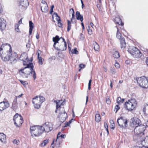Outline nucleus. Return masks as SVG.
Instances as JSON below:
<instances>
[{
    "mask_svg": "<svg viewBox=\"0 0 148 148\" xmlns=\"http://www.w3.org/2000/svg\"><path fill=\"white\" fill-rule=\"evenodd\" d=\"M55 102H56V109H58L59 108H60V107L61 105H62V103H61V104L60 105L59 104L60 102V101L59 100L58 102H57V101H56V100L54 101Z\"/></svg>",
    "mask_w": 148,
    "mask_h": 148,
    "instance_id": "nucleus-37",
    "label": "nucleus"
},
{
    "mask_svg": "<svg viewBox=\"0 0 148 148\" xmlns=\"http://www.w3.org/2000/svg\"><path fill=\"white\" fill-rule=\"evenodd\" d=\"M41 10L42 12H47L48 10V7L47 4L41 5Z\"/></svg>",
    "mask_w": 148,
    "mask_h": 148,
    "instance_id": "nucleus-20",
    "label": "nucleus"
},
{
    "mask_svg": "<svg viewBox=\"0 0 148 148\" xmlns=\"http://www.w3.org/2000/svg\"><path fill=\"white\" fill-rule=\"evenodd\" d=\"M54 140L53 141L52 144L51 145V146L53 148H54Z\"/></svg>",
    "mask_w": 148,
    "mask_h": 148,
    "instance_id": "nucleus-59",
    "label": "nucleus"
},
{
    "mask_svg": "<svg viewBox=\"0 0 148 148\" xmlns=\"http://www.w3.org/2000/svg\"><path fill=\"white\" fill-rule=\"evenodd\" d=\"M104 127L106 129L107 128H108V126L106 123V122H104Z\"/></svg>",
    "mask_w": 148,
    "mask_h": 148,
    "instance_id": "nucleus-55",
    "label": "nucleus"
},
{
    "mask_svg": "<svg viewBox=\"0 0 148 148\" xmlns=\"http://www.w3.org/2000/svg\"><path fill=\"white\" fill-rule=\"evenodd\" d=\"M101 4L100 3L98 4L97 5V8L99 9L100 10V8L101 6Z\"/></svg>",
    "mask_w": 148,
    "mask_h": 148,
    "instance_id": "nucleus-58",
    "label": "nucleus"
},
{
    "mask_svg": "<svg viewBox=\"0 0 148 148\" xmlns=\"http://www.w3.org/2000/svg\"><path fill=\"white\" fill-rule=\"evenodd\" d=\"M94 45V49L96 51H98L99 49V46L98 44L96 42H95Z\"/></svg>",
    "mask_w": 148,
    "mask_h": 148,
    "instance_id": "nucleus-33",
    "label": "nucleus"
},
{
    "mask_svg": "<svg viewBox=\"0 0 148 148\" xmlns=\"http://www.w3.org/2000/svg\"><path fill=\"white\" fill-rule=\"evenodd\" d=\"M101 117L99 114H97L95 116V120L97 122H99L101 120Z\"/></svg>",
    "mask_w": 148,
    "mask_h": 148,
    "instance_id": "nucleus-32",
    "label": "nucleus"
},
{
    "mask_svg": "<svg viewBox=\"0 0 148 148\" xmlns=\"http://www.w3.org/2000/svg\"><path fill=\"white\" fill-rule=\"evenodd\" d=\"M136 104L135 99H131L126 102L124 104V107L127 110H132Z\"/></svg>",
    "mask_w": 148,
    "mask_h": 148,
    "instance_id": "nucleus-6",
    "label": "nucleus"
},
{
    "mask_svg": "<svg viewBox=\"0 0 148 148\" xmlns=\"http://www.w3.org/2000/svg\"><path fill=\"white\" fill-rule=\"evenodd\" d=\"M11 46L8 43L3 44L0 47V55L4 61H10L11 64L16 62L17 55L15 52L12 53Z\"/></svg>",
    "mask_w": 148,
    "mask_h": 148,
    "instance_id": "nucleus-1",
    "label": "nucleus"
},
{
    "mask_svg": "<svg viewBox=\"0 0 148 148\" xmlns=\"http://www.w3.org/2000/svg\"><path fill=\"white\" fill-rule=\"evenodd\" d=\"M40 135L44 132H48L53 129L52 125L50 122H48L43 124L42 125L40 126Z\"/></svg>",
    "mask_w": 148,
    "mask_h": 148,
    "instance_id": "nucleus-5",
    "label": "nucleus"
},
{
    "mask_svg": "<svg viewBox=\"0 0 148 148\" xmlns=\"http://www.w3.org/2000/svg\"><path fill=\"white\" fill-rule=\"evenodd\" d=\"M63 41L61 44L59 45L58 47L55 46L54 48L58 51H62L65 50L67 48V44L66 41L64 38H62Z\"/></svg>",
    "mask_w": 148,
    "mask_h": 148,
    "instance_id": "nucleus-12",
    "label": "nucleus"
},
{
    "mask_svg": "<svg viewBox=\"0 0 148 148\" xmlns=\"http://www.w3.org/2000/svg\"><path fill=\"white\" fill-rule=\"evenodd\" d=\"M128 51L134 58H140L142 56L140 50L135 47H131L129 49Z\"/></svg>",
    "mask_w": 148,
    "mask_h": 148,
    "instance_id": "nucleus-7",
    "label": "nucleus"
},
{
    "mask_svg": "<svg viewBox=\"0 0 148 148\" xmlns=\"http://www.w3.org/2000/svg\"><path fill=\"white\" fill-rule=\"evenodd\" d=\"M115 21L116 23L119 25L123 26L124 25L123 23H122L121 18H116L115 19Z\"/></svg>",
    "mask_w": 148,
    "mask_h": 148,
    "instance_id": "nucleus-26",
    "label": "nucleus"
},
{
    "mask_svg": "<svg viewBox=\"0 0 148 148\" xmlns=\"http://www.w3.org/2000/svg\"><path fill=\"white\" fill-rule=\"evenodd\" d=\"M20 5L22 6H27L28 5V2L27 0L21 1L20 3Z\"/></svg>",
    "mask_w": 148,
    "mask_h": 148,
    "instance_id": "nucleus-29",
    "label": "nucleus"
},
{
    "mask_svg": "<svg viewBox=\"0 0 148 148\" xmlns=\"http://www.w3.org/2000/svg\"><path fill=\"white\" fill-rule=\"evenodd\" d=\"M106 102L108 104H110L111 103V101L109 99H106Z\"/></svg>",
    "mask_w": 148,
    "mask_h": 148,
    "instance_id": "nucleus-51",
    "label": "nucleus"
},
{
    "mask_svg": "<svg viewBox=\"0 0 148 148\" xmlns=\"http://www.w3.org/2000/svg\"><path fill=\"white\" fill-rule=\"evenodd\" d=\"M67 31L69 32L71 29V23L69 20H67Z\"/></svg>",
    "mask_w": 148,
    "mask_h": 148,
    "instance_id": "nucleus-34",
    "label": "nucleus"
},
{
    "mask_svg": "<svg viewBox=\"0 0 148 148\" xmlns=\"http://www.w3.org/2000/svg\"><path fill=\"white\" fill-rule=\"evenodd\" d=\"M113 56L114 57L116 58H118L119 57V54L117 51H115L113 53Z\"/></svg>",
    "mask_w": 148,
    "mask_h": 148,
    "instance_id": "nucleus-28",
    "label": "nucleus"
},
{
    "mask_svg": "<svg viewBox=\"0 0 148 148\" xmlns=\"http://www.w3.org/2000/svg\"><path fill=\"white\" fill-rule=\"evenodd\" d=\"M117 122L121 127H125L127 123V121L124 117L121 116L117 119Z\"/></svg>",
    "mask_w": 148,
    "mask_h": 148,
    "instance_id": "nucleus-11",
    "label": "nucleus"
},
{
    "mask_svg": "<svg viewBox=\"0 0 148 148\" xmlns=\"http://www.w3.org/2000/svg\"><path fill=\"white\" fill-rule=\"evenodd\" d=\"M40 126L34 125L30 127V132L32 136H38L40 135Z\"/></svg>",
    "mask_w": 148,
    "mask_h": 148,
    "instance_id": "nucleus-8",
    "label": "nucleus"
},
{
    "mask_svg": "<svg viewBox=\"0 0 148 148\" xmlns=\"http://www.w3.org/2000/svg\"><path fill=\"white\" fill-rule=\"evenodd\" d=\"M24 69H21L19 71V73L23 77L27 78V76L25 75V72L23 71Z\"/></svg>",
    "mask_w": 148,
    "mask_h": 148,
    "instance_id": "nucleus-27",
    "label": "nucleus"
},
{
    "mask_svg": "<svg viewBox=\"0 0 148 148\" xmlns=\"http://www.w3.org/2000/svg\"><path fill=\"white\" fill-rule=\"evenodd\" d=\"M67 116V114L64 111L63 113H60L59 118L60 121L62 123L64 122L66 120Z\"/></svg>",
    "mask_w": 148,
    "mask_h": 148,
    "instance_id": "nucleus-16",
    "label": "nucleus"
},
{
    "mask_svg": "<svg viewBox=\"0 0 148 148\" xmlns=\"http://www.w3.org/2000/svg\"><path fill=\"white\" fill-rule=\"evenodd\" d=\"M143 112L146 115H148V104H146L143 108Z\"/></svg>",
    "mask_w": 148,
    "mask_h": 148,
    "instance_id": "nucleus-30",
    "label": "nucleus"
},
{
    "mask_svg": "<svg viewBox=\"0 0 148 148\" xmlns=\"http://www.w3.org/2000/svg\"><path fill=\"white\" fill-rule=\"evenodd\" d=\"M23 95V94H21L18 95V96H16L15 99H17V98L21 97Z\"/></svg>",
    "mask_w": 148,
    "mask_h": 148,
    "instance_id": "nucleus-60",
    "label": "nucleus"
},
{
    "mask_svg": "<svg viewBox=\"0 0 148 148\" xmlns=\"http://www.w3.org/2000/svg\"><path fill=\"white\" fill-rule=\"evenodd\" d=\"M71 11L72 12V17L71 18V22L72 21V20L75 19V15H74V10L73 9H71L70 10V12Z\"/></svg>",
    "mask_w": 148,
    "mask_h": 148,
    "instance_id": "nucleus-35",
    "label": "nucleus"
},
{
    "mask_svg": "<svg viewBox=\"0 0 148 148\" xmlns=\"http://www.w3.org/2000/svg\"><path fill=\"white\" fill-rule=\"evenodd\" d=\"M53 12V9H51L50 11V14H51Z\"/></svg>",
    "mask_w": 148,
    "mask_h": 148,
    "instance_id": "nucleus-62",
    "label": "nucleus"
},
{
    "mask_svg": "<svg viewBox=\"0 0 148 148\" xmlns=\"http://www.w3.org/2000/svg\"><path fill=\"white\" fill-rule=\"evenodd\" d=\"M145 62L147 63V64L148 66V57L147 58L146 60L145 61Z\"/></svg>",
    "mask_w": 148,
    "mask_h": 148,
    "instance_id": "nucleus-64",
    "label": "nucleus"
},
{
    "mask_svg": "<svg viewBox=\"0 0 148 148\" xmlns=\"http://www.w3.org/2000/svg\"><path fill=\"white\" fill-rule=\"evenodd\" d=\"M56 57L55 56H53L49 58L48 59V62L50 63L53 60H55Z\"/></svg>",
    "mask_w": 148,
    "mask_h": 148,
    "instance_id": "nucleus-39",
    "label": "nucleus"
},
{
    "mask_svg": "<svg viewBox=\"0 0 148 148\" xmlns=\"http://www.w3.org/2000/svg\"><path fill=\"white\" fill-rule=\"evenodd\" d=\"M110 72L113 74H114L116 73L114 67H111L110 68Z\"/></svg>",
    "mask_w": 148,
    "mask_h": 148,
    "instance_id": "nucleus-40",
    "label": "nucleus"
},
{
    "mask_svg": "<svg viewBox=\"0 0 148 148\" xmlns=\"http://www.w3.org/2000/svg\"><path fill=\"white\" fill-rule=\"evenodd\" d=\"M131 124H132L136 127L137 126H139V125H143L141 124V121L140 120L138 119L136 117H134L131 119Z\"/></svg>",
    "mask_w": 148,
    "mask_h": 148,
    "instance_id": "nucleus-13",
    "label": "nucleus"
},
{
    "mask_svg": "<svg viewBox=\"0 0 148 148\" xmlns=\"http://www.w3.org/2000/svg\"><path fill=\"white\" fill-rule=\"evenodd\" d=\"M66 136V135L65 134H61L60 135V137H61L62 138H65Z\"/></svg>",
    "mask_w": 148,
    "mask_h": 148,
    "instance_id": "nucleus-52",
    "label": "nucleus"
},
{
    "mask_svg": "<svg viewBox=\"0 0 148 148\" xmlns=\"http://www.w3.org/2000/svg\"><path fill=\"white\" fill-rule=\"evenodd\" d=\"M121 44V49H124L126 47V43L125 39L124 38H122L120 40Z\"/></svg>",
    "mask_w": 148,
    "mask_h": 148,
    "instance_id": "nucleus-18",
    "label": "nucleus"
},
{
    "mask_svg": "<svg viewBox=\"0 0 148 148\" xmlns=\"http://www.w3.org/2000/svg\"><path fill=\"white\" fill-rule=\"evenodd\" d=\"M32 58H31L30 60H28L27 62H24L23 63V65L24 66H26L24 68L21 69H24L23 71L25 72V75L27 76V77L28 75L31 76L33 75V77L34 80H35L36 78V72L34 69V67L33 64L32 63Z\"/></svg>",
    "mask_w": 148,
    "mask_h": 148,
    "instance_id": "nucleus-2",
    "label": "nucleus"
},
{
    "mask_svg": "<svg viewBox=\"0 0 148 148\" xmlns=\"http://www.w3.org/2000/svg\"><path fill=\"white\" fill-rule=\"evenodd\" d=\"M116 101L117 103L119 104L122 103L121 98L120 97H118Z\"/></svg>",
    "mask_w": 148,
    "mask_h": 148,
    "instance_id": "nucleus-41",
    "label": "nucleus"
},
{
    "mask_svg": "<svg viewBox=\"0 0 148 148\" xmlns=\"http://www.w3.org/2000/svg\"><path fill=\"white\" fill-rule=\"evenodd\" d=\"M115 67L117 69H118L120 67V65L118 63H116L115 64Z\"/></svg>",
    "mask_w": 148,
    "mask_h": 148,
    "instance_id": "nucleus-50",
    "label": "nucleus"
},
{
    "mask_svg": "<svg viewBox=\"0 0 148 148\" xmlns=\"http://www.w3.org/2000/svg\"><path fill=\"white\" fill-rule=\"evenodd\" d=\"M29 34L30 35H31L32 34L33 29L34 28V24L32 22V21H29Z\"/></svg>",
    "mask_w": 148,
    "mask_h": 148,
    "instance_id": "nucleus-23",
    "label": "nucleus"
},
{
    "mask_svg": "<svg viewBox=\"0 0 148 148\" xmlns=\"http://www.w3.org/2000/svg\"><path fill=\"white\" fill-rule=\"evenodd\" d=\"M3 11L2 9V6L1 5V4H0V13H1Z\"/></svg>",
    "mask_w": 148,
    "mask_h": 148,
    "instance_id": "nucleus-57",
    "label": "nucleus"
},
{
    "mask_svg": "<svg viewBox=\"0 0 148 148\" xmlns=\"http://www.w3.org/2000/svg\"><path fill=\"white\" fill-rule=\"evenodd\" d=\"M37 57L39 60L38 62L39 63V64H42V58L40 56H39V57L38 56H37Z\"/></svg>",
    "mask_w": 148,
    "mask_h": 148,
    "instance_id": "nucleus-43",
    "label": "nucleus"
},
{
    "mask_svg": "<svg viewBox=\"0 0 148 148\" xmlns=\"http://www.w3.org/2000/svg\"><path fill=\"white\" fill-rule=\"evenodd\" d=\"M60 40L59 36L58 35L56 36L55 37L53 38V41L54 42L53 44V47H54L56 46V44L59 43V41Z\"/></svg>",
    "mask_w": 148,
    "mask_h": 148,
    "instance_id": "nucleus-21",
    "label": "nucleus"
},
{
    "mask_svg": "<svg viewBox=\"0 0 148 148\" xmlns=\"http://www.w3.org/2000/svg\"><path fill=\"white\" fill-rule=\"evenodd\" d=\"M88 34L91 35L92 34V30L89 29V27L88 26V28H87Z\"/></svg>",
    "mask_w": 148,
    "mask_h": 148,
    "instance_id": "nucleus-48",
    "label": "nucleus"
},
{
    "mask_svg": "<svg viewBox=\"0 0 148 148\" xmlns=\"http://www.w3.org/2000/svg\"><path fill=\"white\" fill-rule=\"evenodd\" d=\"M6 22L3 18H0V30L2 31L6 27Z\"/></svg>",
    "mask_w": 148,
    "mask_h": 148,
    "instance_id": "nucleus-15",
    "label": "nucleus"
},
{
    "mask_svg": "<svg viewBox=\"0 0 148 148\" xmlns=\"http://www.w3.org/2000/svg\"><path fill=\"white\" fill-rule=\"evenodd\" d=\"M19 81L24 86H26L27 84L26 82L25 81H23L19 79Z\"/></svg>",
    "mask_w": 148,
    "mask_h": 148,
    "instance_id": "nucleus-42",
    "label": "nucleus"
},
{
    "mask_svg": "<svg viewBox=\"0 0 148 148\" xmlns=\"http://www.w3.org/2000/svg\"><path fill=\"white\" fill-rule=\"evenodd\" d=\"M0 140L2 142H5L6 140V135L3 133H0Z\"/></svg>",
    "mask_w": 148,
    "mask_h": 148,
    "instance_id": "nucleus-24",
    "label": "nucleus"
},
{
    "mask_svg": "<svg viewBox=\"0 0 148 148\" xmlns=\"http://www.w3.org/2000/svg\"><path fill=\"white\" fill-rule=\"evenodd\" d=\"M58 18H59V19L58 20V24H59V23H60L61 22V19H60V17H58Z\"/></svg>",
    "mask_w": 148,
    "mask_h": 148,
    "instance_id": "nucleus-56",
    "label": "nucleus"
},
{
    "mask_svg": "<svg viewBox=\"0 0 148 148\" xmlns=\"http://www.w3.org/2000/svg\"><path fill=\"white\" fill-rule=\"evenodd\" d=\"M62 25L61 23H59L58 24V26L59 27H62Z\"/></svg>",
    "mask_w": 148,
    "mask_h": 148,
    "instance_id": "nucleus-63",
    "label": "nucleus"
},
{
    "mask_svg": "<svg viewBox=\"0 0 148 148\" xmlns=\"http://www.w3.org/2000/svg\"><path fill=\"white\" fill-rule=\"evenodd\" d=\"M41 53V51L39 50H38V51H37V54L38 55V56L39 57V56H39V55H40V54Z\"/></svg>",
    "mask_w": 148,
    "mask_h": 148,
    "instance_id": "nucleus-53",
    "label": "nucleus"
},
{
    "mask_svg": "<svg viewBox=\"0 0 148 148\" xmlns=\"http://www.w3.org/2000/svg\"><path fill=\"white\" fill-rule=\"evenodd\" d=\"M23 18H21V19L19 21H18V24L19 25H20L21 23H22V19Z\"/></svg>",
    "mask_w": 148,
    "mask_h": 148,
    "instance_id": "nucleus-61",
    "label": "nucleus"
},
{
    "mask_svg": "<svg viewBox=\"0 0 148 148\" xmlns=\"http://www.w3.org/2000/svg\"><path fill=\"white\" fill-rule=\"evenodd\" d=\"M15 29L16 31L18 32L19 31V26L18 24H16L15 25Z\"/></svg>",
    "mask_w": 148,
    "mask_h": 148,
    "instance_id": "nucleus-44",
    "label": "nucleus"
},
{
    "mask_svg": "<svg viewBox=\"0 0 148 148\" xmlns=\"http://www.w3.org/2000/svg\"><path fill=\"white\" fill-rule=\"evenodd\" d=\"M117 38L119 40H121L122 38H124L121 36V34L119 32V29H117L116 35Z\"/></svg>",
    "mask_w": 148,
    "mask_h": 148,
    "instance_id": "nucleus-31",
    "label": "nucleus"
},
{
    "mask_svg": "<svg viewBox=\"0 0 148 148\" xmlns=\"http://www.w3.org/2000/svg\"><path fill=\"white\" fill-rule=\"evenodd\" d=\"M13 120L14 121V124L16 126H19L23 123V118L22 116L18 113L16 114L14 116Z\"/></svg>",
    "mask_w": 148,
    "mask_h": 148,
    "instance_id": "nucleus-9",
    "label": "nucleus"
},
{
    "mask_svg": "<svg viewBox=\"0 0 148 148\" xmlns=\"http://www.w3.org/2000/svg\"><path fill=\"white\" fill-rule=\"evenodd\" d=\"M17 99H15L12 103V108L13 109H16L17 106Z\"/></svg>",
    "mask_w": 148,
    "mask_h": 148,
    "instance_id": "nucleus-25",
    "label": "nucleus"
},
{
    "mask_svg": "<svg viewBox=\"0 0 148 148\" xmlns=\"http://www.w3.org/2000/svg\"><path fill=\"white\" fill-rule=\"evenodd\" d=\"M19 141L18 140H17L15 139L13 141V143L14 144H15L17 145H18L19 144Z\"/></svg>",
    "mask_w": 148,
    "mask_h": 148,
    "instance_id": "nucleus-47",
    "label": "nucleus"
},
{
    "mask_svg": "<svg viewBox=\"0 0 148 148\" xmlns=\"http://www.w3.org/2000/svg\"><path fill=\"white\" fill-rule=\"evenodd\" d=\"M136 81L139 86L143 88H147L148 87V78L144 76L138 77Z\"/></svg>",
    "mask_w": 148,
    "mask_h": 148,
    "instance_id": "nucleus-4",
    "label": "nucleus"
},
{
    "mask_svg": "<svg viewBox=\"0 0 148 148\" xmlns=\"http://www.w3.org/2000/svg\"><path fill=\"white\" fill-rule=\"evenodd\" d=\"M71 52L73 54H78V51H77V48H75L74 49H73L71 51Z\"/></svg>",
    "mask_w": 148,
    "mask_h": 148,
    "instance_id": "nucleus-38",
    "label": "nucleus"
},
{
    "mask_svg": "<svg viewBox=\"0 0 148 148\" xmlns=\"http://www.w3.org/2000/svg\"><path fill=\"white\" fill-rule=\"evenodd\" d=\"M76 15L77 20H80L81 22H82L83 20V16L80 14L79 12L77 11L76 12Z\"/></svg>",
    "mask_w": 148,
    "mask_h": 148,
    "instance_id": "nucleus-22",
    "label": "nucleus"
},
{
    "mask_svg": "<svg viewBox=\"0 0 148 148\" xmlns=\"http://www.w3.org/2000/svg\"><path fill=\"white\" fill-rule=\"evenodd\" d=\"M42 4L41 5H45V4H47L46 2L45 1L42 0Z\"/></svg>",
    "mask_w": 148,
    "mask_h": 148,
    "instance_id": "nucleus-54",
    "label": "nucleus"
},
{
    "mask_svg": "<svg viewBox=\"0 0 148 148\" xmlns=\"http://www.w3.org/2000/svg\"><path fill=\"white\" fill-rule=\"evenodd\" d=\"M19 59L20 60H22L23 62V63L24 62H27H27L28 59V57L27 55L25 53H23L21 55Z\"/></svg>",
    "mask_w": 148,
    "mask_h": 148,
    "instance_id": "nucleus-17",
    "label": "nucleus"
},
{
    "mask_svg": "<svg viewBox=\"0 0 148 148\" xmlns=\"http://www.w3.org/2000/svg\"><path fill=\"white\" fill-rule=\"evenodd\" d=\"M45 100V98L43 96H37L35 98L33 99L32 103L34 104L35 108L39 109L40 107L41 104Z\"/></svg>",
    "mask_w": 148,
    "mask_h": 148,
    "instance_id": "nucleus-3",
    "label": "nucleus"
},
{
    "mask_svg": "<svg viewBox=\"0 0 148 148\" xmlns=\"http://www.w3.org/2000/svg\"><path fill=\"white\" fill-rule=\"evenodd\" d=\"M61 134V133L60 132H59L57 136V139L56 140V143H55V145L57 147H59L60 145V140H59V138H60V134Z\"/></svg>",
    "mask_w": 148,
    "mask_h": 148,
    "instance_id": "nucleus-19",
    "label": "nucleus"
},
{
    "mask_svg": "<svg viewBox=\"0 0 148 148\" xmlns=\"http://www.w3.org/2000/svg\"><path fill=\"white\" fill-rule=\"evenodd\" d=\"M85 66V65L83 64H79V67L81 69H82Z\"/></svg>",
    "mask_w": 148,
    "mask_h": 148,
    "instance_id": "nucleus-49",
    "label": "nucleus"
},
{
    "mask_svg": "<svg viewBox=\"0 0 148 148\" xmlns=\"http://www.w3.org/2000/svg\"><path fill=\"white\" fill-rule=\"evenodd\" d=\"M49 141V140L47 139L44 140L41 144V147H44L45 146L47 143H48Z\"/></svg>",
    "mask_w": 148,
    "mask_h": 148,
    "instance_id": "nucleus-36",
    "label": "nucleus"
},
{
    "mask_svg": "<svg viewBox=\"0 0 148 148\" xmlns=\"http://www.w3.org/2000/svg\"><path fill=\"white\" fill-rule=\"evenodd\" d=\"M119 108V106L118 105H116L115 107V110H114L115 111V110H116V112Z\"/></svg>",
    "mask_w": 148,
    "mask_h": 148,
    "instance_id": "nucleus-46",
    "label": "nucleus"
},
{
    "mask_svg": "<svg viewBox=\"0 0 148 148\" xmlns=\"http://www.w3.org/2000/svg\"><path fill=\"white\" fill-rule=\"evenodd\" d=\"M92 82L91 79H90L89 80V83L88 84V89L89 90H90L91 89V83Z\"/></svg>",
    "mask_w": 148,
    "mask_h": 148,
    "instance_id": "nucleus-45",
    "label": "nucleus"
},
{
    "mask_svg": "<svg viewBox=\"0 0 148 148\" xmlns=\"http://www.w3.org/2000/svg\"><path fill=\"white\" fill-rule=\"evenodd\" d=\"M8 101H3L0 103V111H3L9 107Z\"/></svg>",
    "mask_w": 148,
    "mask_h": 148,
    "instance_id": "nucleus-14",
    "label": "nucleus"
},
{
    "mask_svg": "<svg viewBox=\"0 0 148 148\" xmlns=\"http://www.w3.org/2000/svg\"><path fill=\"white\" fill-rule=\"evenodd\" d=\"M145 129L146 127L144 125L137 126L134 130V134L136 135H138L140 134H143V132Z\"/></svg>",
    "mask_w": 148,
    "mask_h": 148,
    "instance_id": "nucleus-10",
    "label": "nucleus"
}]
</instances>
